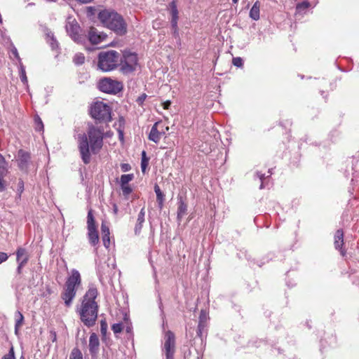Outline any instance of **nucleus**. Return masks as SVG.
<instances>
[{"label":"nucleus","instance_id":"obj_17","mask_svg":"<svg viewBox=\"0 0 359 359\" xmlns=\"http://www.w3.org/2000/svg\"><path fill=\"white\" fill-rule=\"evenodd\" d=\"M158 125L159 122H156L151 127L149 134V140L155 143H158L160 141L162 135V133L158 130Z\"/></svg>","mask_w":359,"mask_h":359},{"label":"nucleus","instance_id":"obj_28","mask_svg":"<svg viewBox=\"0 0 359 359\" xmlns=\"http://www.w3.org/2000/svg\"><path fill=\"white\" fill-rule=\"evenodd\" d=\"M15 321L17 326H22L24 323V316L20 311L15 313Z\"/></svg>","mask_w":359,"mask_h":359},{"label":"nucleus","instance_id":"obj_31","mask_svg":"<svg viewBox=\"0 0 359 359\" xmlns=\"http://www.w3.org/2000/svg\"><path fill=\"white\" fill-rule=\"evenodd\" d=\"M69 359H83L81 351L77 348H73L71 352Z\"/></svg>","mask_w":359,"mask_h":359},{"label":"nucleus","instance_id":"obj_3","mask_svg":"<svg viewBox=\"0 0 359 359\" xmlns=\"http://www.w3.org/2000/svg\"><path fill=\"white\" fill-rule=\"evenodd\" d=\"M98 19L104 27L123 36L127 32V24L123 18L113 9H103L98 13Z\"/></svg>","mask_w":359,"mask_h":359},{"label":"nucleus","instance_id":"obj_4","mask_svg":"<svg viewBox=\"0 0 359 359\" xmlns=\"http://www.w3.org/2000/svg\"><path fill=\"white\" fill-rule=\"evenodd\" d=\"M121 55L116 50H104L97 55V67L104 72L116 69L119 66Z\"/></svg>","mask_w":359,"mask_h":359},{"label":"nucleus","instance_id":"obj_62","mask_svg":"<svg viewBox=\"0 0 359 359\" xmlns=\"http://www.w3.org/2000/svg\"><path fill=\"white\" fill-rule=\"evenodd\" d=\"M20 359H25V356L23 355V354L20 356Z\"/></svg>","mask_w":359,"mask_h":359},{"label":"nucleus","instance_id":"obj_33","mask_svg":"<svg viewBox=\"0 0 359 359\" xmlns=\"http://www.w3.org/2000/svg\"><path fill=\"white\" fill-rule=\"evenodd\" d=\"M20 77L21 81L24 84H27V78L26 76L25 69L22 63H20Z\"/></svg>","mask_w":359,"mask_h":359},{"label":"nucleus","instance_id":"obj_18","mask_svg":"<svg viewBox=\"0 0 359 359\" xmlns=\"http://www.w3.org/2000/svg\"><path fill=\"white\" fill-rule=\"evenodd\" d=\"M101 231L103 245L106 248H109L110 245V231L109 227L104 222L101 224Z\"/></svg>","mask_w":359,"mask_h":359},{"label":"nucleus","instance_id":"obj_25","mask_svg":"<svg viewBox=\"0 0 359 359\" xmlns=\"http://www.w3.org/2000/svg\"><path fill=\"white\" fill-rule=\"evenodd\" d=\"M24 258H25L26 263H27L29 258V254L26 249L20 247L16 250V261L17 262H20Z\"/></svg>","mask_w":359,"mask_h":359},{"label":"nucleus","instance_id":"obj_12","mask_svg":"<svg viewBox=\"0 0 359 359\" xmlns=\"http://www.w3.org/2000/svg\"><path fill=\"white\" fill-rule=\"evenodd\" d=\"M107 38V34L99 32L95 27H90L88 32V39L93 44H98L104 41Z\"/></svg>","mask_w":359,"mask_h":359},{"label":"nucleus","instance_id":"obj_37","mask_svg":"<svg viewBox=\"0 0 359 359\" xmlns=\"http://www.w3.org/2000/svg\"><path fill=\"white\" fill-rule=\"evenodd\" d=\"M108 325L105 320H102L100 322V332L102 336L107 334Z\"/></svg>","mask_w":359,"mask_h":359},{"label":"nucleus","instance_id":"obj_41","mask_svg":"<svg viewBox=\"0 0 359 359\" xmlns=\"http://www.w3.org/2000/svg\"><path fill=\"white\" fill-rule=\"evenodd\" d=\"M6 176H0V192H3L6 189V181L4 180Z\"/></svg>","mask_w":359,"mask_h":359},{"label":"nucleus","instance_id":"obj_54","mask_svg":"<svg viewBox=\"0 0 359 359\" xmlns=\"http://www.w3.org/2000/svg\"><path fill=\"white\" fill-rule=\"evenodd\" d=\"M50 339L52 340V341H55L56 339H57V334H56V332L53 330H51L50 332Z\"/></svg>","mask_w":359,"mask_h":359},{"label":"nucleus","instance_id":"obj_48","mask_svg":"<svg viewBox=\"0 0 359 359\" xmlns=\"http://www.w3.org/2000/svg\"><path fill=\"white\" fill-rule=\"evenodd\" d=\"M146 97L147 95L145 93H143L141 95H140L137 99V102L138 103V104L142 105L144 102Z\"/></svg>","mask_w":359,"mask_h":359},{"label":"nucleus","instance_id":"obj_32","mask_svg":"<svg viewBox=\"0 0 359 359\" xmlns=\"http://www.w3.org/2000/svg\"><path fill=\"white\" fill-rule=\"evenodd\" d=\"M73 61L76 65H82L85 62V57L83 53H76L73 58Z\"/></svg>","mask_w":359,"mask_h":359},{"label":"nucleus","instance_id":"obj_29","mask_svg":"<svg viewBox=\"0 0 359 359\" xmlns=\"http://www.w3.org/2000/svg\"><path fill=\"white\" fill-rule=\"evenodd\" d=\"M310 6V4L307 1H304L302 3H299L296 6V11L297 13H302L306 11Z\"/></svg>","mask_w":359,"mask_h":359},{"label":"nucleus","instance_id":"obj_6","mask_svg":"<svg viewBox=\"0 0 359 359\" xmlns=\"http://www.w3.org/2000/svg\"><path fill=\"white\" fill-rule=\"evenodd\" d=\"M138 65V57L135 53L124 51L121 56L119 62L120 71L123 74H130L136 70Z\"/></svg>","mask_w":359,"mask_h":359},{"label":"nucleus","instance_id":"obj_59","mask_svg":"<svg viewBox=\"0 0 359 359\" xmlns=\"http://www.w3.org/2000/svg\"><path fill=\"white\" fill-rule=\"evenodd\" d=\"M113 208H114L113 210H114V214H116L117 212H118V207H117V205L116 204H114Z\"/></svg>","mask_w":359,"mask_h":359},{"label":"nucleus","instance_id":"obj_30","mask_svg":"<svg viewBox=\"0 0 359 359\" xmlns=\"http://www.w3.org/2000/svg\"><path fill=\"white\" fill-rule=\"evenodd\" d=\"M133 174L122 175L121 177V186L128 185V182L133 180Z\"/></svg>","mask_w":359,"mask_h":359},{"label":"nucleus","instance_id":"obj_45","mask_svg":"<svg viewBox=\"0 0 359 359\" xmlns=\"http://www.w3.org/2000/svg\"><path fill=\"white\" fill-rule=\"evenodd\" d=\"M23 191H24V182L22 180H20L18 183V189H17V191L19 194V196H21V194L23 192Z\"/></svg>","mask_w":359,"mask_h":359},{"label":"nucleus","instance_id":"obj_8","mask_svg":"<svg viewBox=\"0 0 359 359\" xmlns=\"http://www.w3.org/2000/svg\"><path fill=\"white\" fill-rule=\"evenodd\" d=\"M98 87L102 92L116 94L123 89V84L110 78H104L100 81Z\"/></svg>","mask_w":359,"mask_h":359},{"label":"nucleus","instance_id":"obj_19","mask_svg":"<svg viewBox=\"0 0 359 359\" xmlns=\"http://www.w3.org/2000/svg\"><path fill=\"white\" fill-rule=\"evenodd\" d=\"M145 211L142 208L138 214L137 222L134 229L135 234L139 235L142 231L143 223L144 222Z\"/></svg>","mask_w":359,"mask_h":359},{"label":"nucleus","instance_id":"obj_44","mask_svg":"<svg viewBox=\"0 0 359 359\" xmlns=\"http://www.w3.org/2000/svg\"><path fill=\"white\" fill-rule=\"evenodd\" d=\"M3 359H15L14 349L13 346L11 347L8 353L5 355Z\"/></svg>","mask_w":359,"mask_h":359},{"label":"nucleus","instance_id":"obj_40","mask_svg":"<svg viewBox=\"0 0 359 359\" xmlns=\"http://www.w3.org/2000/svg\"><path fill=\"white\" fill-rule=\"evenodd\" d=\"M18 265L16 271L17 273L20 275L22 273V268L27 264L25 258H24L23 260L20 261V262H18Z\"/></svg>","mask_w":359,"mask_h":359},{"label":"nucleus","instance_id":"obj_47","mask_svg":"<svg viewBox=\"0 0 359 359\" xmlns=\"http://www.w3.org/2000/svg\"><path fill=\"white\" fill-rule=\"evenodd\" d=\"M257 176L259 178V180H261V184H260V187H259V189H262L264 188V180L265 178V176H264V174H262L259 172H257L256 173Z\"/></svg>","mask_w":359,"mask_h":359},{"label":"nucleus","instance_id":"obj_63","mask_svg":"<svg viewBox=\"0 0 359 359\" xmlns=\"http://www.w3.org/2000/svg\"><path fill=\"white\" fill-rule=\"evenodd\" d=\"M177 0H172L171 2H175L177 4Z\"/></svg>","mask_w":359,"mask_h":359},{"label":"nucleus","instance_id":"obj_39","mask_svg":"<svg viewBox=\"0 0 359 359\" xmlns=\"http://www.w3.org/2000/svg\"><path fill=\"white\" fill-rule=\"evenodd\" d=\"M121 187L123 195L124 196L127 197L132 192V189L129 185H125V186L123 185Z\"/></svg>","mask_w":359,"mask_h":359},{"label":"nucleus","instance_id":"obj_15","mask_svg":"<svg viewBox=\"0 0 359 359\" xmlns=\"http://www.w3.org/2000/svg\"><path fill=\"white\" fill-rule=\"evenodd\" d=\"M344 232L342 229H338L334 234V247L339 250L342 256L345 255L346 251L343 249Z\"/></svg>","mask_w":359,"mask_h":359},{"label":"nucleus","instance_id":"obj_60","mask_svg":"<svg viewBox=\"0 0 359 359\" xmlns=\"http://www.w3.org/2000/svg\"><path fill=\"white\" fill-rule=\"evenodd\" d=\"M130 331H131V327H130V326H128V327H126V332H130Z\"/></svg>","mask_w":359,"mask_h":359},{"label":"nucleus","instance_id":"obj_21","mask_svg":"<svg viewBox=\"0 0 359 359\" xmlns=\"http://www.w3.org/2000/svg\"><path fill=\"white\" fill-rule=\"evenodd\" d=\"M88 238L91 245L95 246L99 243V235L97 229L88 230Z\"/></svg>","mask_w":359,"mask_h":359},{"label":"nucleus","instance_id":"obj_22","mask_svg":"<svg viewBox=\"0 0 359 359\" xmlns=\"http://www.w3.org/2000/svg\"><path fill=\"white\" fill-rule=\"evenodd\" d=\"M259 13H260V3L257 1L253 4L252 7L250 11V18L253 20H258L259 19Z\"/></svg>","mask_w":359,"mask_h":359},{"label":"nucleus","instance_id":"obj_24","mask_svg":"<svg viewBox=\"0 0 359 359\" xmlns=\"http://www.w3.org/2000/svg\"><path fill=\"white\" fill-rule=\"evenodd\" d=\"M154 191L156 194V201L158 203V206L160 209H162L163 207L165 196L157 184L154 185Z\"/></svg>","mask_w":359,"mask_h":359},{"label":"nucleus","instance_id":"obj_58","mask_svg":"<svg viewBox=\"0 0 359 359\" xmlns=\"http://www.w3.org/2000/svg\"><path fill=\"white\" fill-rule=\"evenodd\" d=\"M142 159H148L147 158L146 151H142Z\"/></svg>","mask_w":359,"mask_h":359},{"label":"nucleus","instance_id":"obj_13","mask_svg":"<svg viewBox=\"0 0 359 359\" xmlns=\"http://www.w3.org/2000/svg\"><path fill=\"white\" fill-rule=\"evenodd\" d=\"M76 290L72 289L64 286L62 292L61 293V298L64 301L67 307H70L72 302L76 297Z\"/></svg>","mask_w":359,"mask_h":359},{"label":"nucleus","instance_id":"obj_51","mask_svg":"<svg viewBox=\"0 0 359 359\" xmlns=\"http://www.w3.org/2000/svg\"><path fill=\"white\" fill-rule=\"evenodd\" d=\"M11 52L13 55L15 56V58H17L19 61L21 60L20 55L18 54V50L15 46H13L11 48Z\"/></svg>","mask_w":359,"mask_h":359},{"label":"nucleus","instance_id":"obj_53","mask_svg":"<svg viewBox=\"0 0 359 359\" xmlns=\"http://www.w3.org/2000/svg\"><path fill=\"white\" fill-rule=\"evenodd\" d=\"M172 33L175 38L179 37V32H178V27H177V23H176V27H172Z\"/></svg>","mask_w":359,"mask_h":359},{"label":"nucleus","instance_id":"obj_61","mask_svg":"<svg viewBox=\"0 0 359 359\" xmlns=\"http://www.w3.org/2000/svg\"><path fill=\"white\" fill-rule=\"evenodd\" d=\"M238 0H232L233 3L236 4Z\"/></svg>","mask_w":359,"mask_h":359},{"label":"nucleus","instance_id":"obj_56","mask_svg":"<svg viewBox=\"0 0 359 359\" xmlns=\"http://www.w3.org/2000/svg\"><path fill=\"white\" fill-rule=\"evenodd\" d=\"M22 326H17L15 325V334L19 335L20 329Z\"/></svg>","mask_w":359,"mask_h":359},{"label":"nucleus","instance_id":"obj_52","mask_svg":"<svg viewBox=\"0 0 359 359\" xmlns=\"http://www.w3.org/2000/svg\"><path fill=\"white\" fill-rule=\"evenodd\" d=\"M117 131L118 133V138H119L120 141L123 142V140H124L123 130L121 129V128H118L117 129Z\"/></svg>","mask_w":359,"mask_h":359},{"label":"nucleus","instance_id":"obj_27","mask_svg":"<svg viewBox=\"0 0 359 359\" xmlns=\"http://www.w3.org/2000/svg\"><path fill=\"white\" fill-rule=\"evenodd\" d=\"M8 172V163L4 156L0 154V176H6Z\"/></svg>","mask_w":359,"mask_h":359},{"label":"nucleus","instance_id":"obj_55","mask_svg":"<svg viewBox=\"0 0 359 359\" xmlns=\"http://www.w3.org/2000/svg\"><path fill=\"white\" fill-rule=\"evenodd\" d=\"M170 104H171V102L169 100H167L163 103V107L165 109H168L169 108V107L170 106Z\"/></svg>","mask_w":359,"mask_h":359},{"label":"nucleus","instance_id":"obj_49","mask_svg":"<svg viewBox=\"0 0 359 359\" xmlns=\"http://www.w3.org/2000/svg\"><path fill=\"white\" fill-rule=\"evenodd\" d=\"M8 258V256L6 253L0 252V264L4 262H6Z\"/></svg>","mask_w":359,"mask_h":359},{"label":"nucleus","instance_id":"obj_1","mask_svg":"<svg viewBox=\"0 0 359 359\" xmlns=\"http://www.w3.org/2000/svg\"><path fill=\"white\" fill-rule=\"evenodd\" d=\"M104 128L89 125L87 134L78 135V147L81 158L85 164L90 161V151L97 154L103 146Z\"/></svg>","mask_w":359,"mask_h":359},{"label":"nucleus","instance_id":"obj_10","mask_svg":"<svg viewBox=\"0 0 359 359\" xmlns=\"http://www.w3.org/2000/svg\"><path fill=\"white\" fill-rule=\"evenodd\" d=\"M17 161L19 168L22 171L27 172L31 162L30 153L23 149H20L18 151Z\"/></svg>","mask_w":359,"mask_h":359},{"label":"nucleus","instance_id":"obj_14","mask_svg":"<svg viewBox=\"0 0 359 359\" xmlns=\"http://www.w3.org/2000/svg\"><path fill=\"white\" fill-rule=\"evenodd\" d=\"M187 204L185 202L184 198L181 196L177 197V218L179 222L182 221V219L187 214Z\"/></svg>","mask_w":359,"mask_h":359},{"label":"nucleus","instance_id":"obj_16","mask_svg":"<svg viewBox=\"0 0 359 359\" xmlns=\"http://www.w3.org/2000/svg\"><path fill=\"white\" fill-rule=\"evenodd\" d=\"M100 341L95 333H92L89 338V351L91 355H96L98 353Z\"/></svg>","mask_w":359,"mask_h":359},{"label":"nucleus","instance_id":"obj_35","mask_svg":"<svg viewBox=\"0 0 359 359\" xmlns=\"http://www.w3.org/2000/svg\"><path fill=\"white\" fill-rule=\"evenodd\" d=\"M123 323H115V324L112 325V326H111V330H113L114 334H118V333L121 332L123 330Z\"/></svg>","mask_w":359,"mask_h":359},{"label":"nucleus","instance_id":"obj_2","mask_svg":"<svg viewBox=\"0 0 359 359\" xmlns=\"http://www.w3.org/2000/svg\"><path fill=\"white\" fill-rule=\"evenodd\" d=\"M98 295L96 287L91 284L83 297L81 308L79 311L80 319L87 327L95 324L98 313V304L95 301Z\"/></svg>","mask_w":359,"mask_h":359},{"label":"nucleus","instance_id":"obj_7","mask_svg":"<svg viewBox=\"0 0 359 359\" xmlns=\"http://www.w3.org/2000/svg\"><path fill=\"white\" fill-rule=\"evenodd\" d=\"M65 28L69 36L77 43H81L85 40V36L81 34V27L74 18H67Z\"/></svg>","mask_w":359,"mask_h":359},{"label":"nucleus","instance_id":"obj_34","mask_svg":"<svg viewBox=\"0 0 359 359\" xmlns=\"http://www.w3.org/2000/svg\"><path fill=\"white\" fill-rule=\"evenodd\" d=\"M207 324L198 323L197 327V336L203 338V334L206 332Z\"/></svg>","mask_w":359,"mask_h":359},{"label":"nucleus","instance_id":"obj_57","mask_svg":"<svg viewBox=\"0 0 359 359\" xmlns=\"http://www.w3.org/2000/svg\"><path fill=\"white\" fill-rule=\"evenodd\" d=\"M51 35H54L53 32H48L46 33V39H47V41L48 40H51Z\"/></svg>","mask_w":359,"mask_h":359},{"label":"nucleus","instance_id":"obj_26","mask_svg":"<svg viewBox=\"0 0 359 359\" xmlns=\"http://www.w3.org/2000/svg\"><path fill=\"white\" fill-rule=\"evenodd\" d=\"M95 229H97L95 220L93 214V210L90 209L87 215V229L88 230Z\"/></svg>","mask_w":359,"mask_h":359},{"label":"nucleus","instance_id":"obj_11","mask_svg":"<svg viewBox=\"0 0 359 359\" xmlns=\"http://www.w3.org/2000/svg\"><path fill=\"white\" fill-rule=\"evenodd\" d=\"M81 283L80 273L76 269H72L71 275L67 278L65 286L76 290Z\"/></svg>","mask_w":359,"mask_h":359},{"label":"nucleus","instance_id":"obj_20","mask_svg":"<svg viewBox=\"0 0 359 359\" xmlns=\"http://www.w3.org/2000/svg\"><path fill=\"white\" fill-rule=\"evenodd\" d=\"M169 9L170 11V14L172 16L171 18V26L176 27V23L178 22L179 16H178V10L177 7V4L175 2H170L169 4Z\"/></svg>","mask_w":359,"mask_h":359},{"label":"nucleus","instance_id":"obj_43","mask_svg":"<svg viewBox=\"0 0 359 359\" xmlns=\"http://www.w3.org/2000/svg\"><path fill=\"white\" fill-rule=\"evenodd\" d=\"M48 42L50 43L52 49H55L58 47V43L54 35H51V40H48Z\"/></svg>","mask_w":359,"mask_h":359},{"label":"nucleus","instance_id":"obj_50","mask_svg":"<svg viewBox=\"0 0 359 359\" xmlns=\"http://www.w3.org/2000/svg\"><path fill=\"white\" fill-rule=\"evenodd\" d=\"M121 168L123 172H127L130 170L131 167L128 163H121Z\"/></svg>","mask_w":359,"mask_h":359},{"label":"nucleus","instance_id":"obj_46","mask_svg":"<svg viewBox=\"0 0 359 359\" xmlns=\"http://www.w3.org/2000/svg\"><path fill=\"white\" fill-rule=\"evenodd\" d=\"M149 164V159H142L141 160V169L142 172H145L146 168Z\"/></svg>","mask_w":359,"mask_h":359},{"label":"nucleus","instance_id":"obj_23","mask_svg":"<svg viewBox=\"0 0 359 359\" xmlns=\"http://www.w3.org/2000/svg\"><path fill=\"white\" fill-rule=\"evenodd\" d=\"M109 264H107L105 263L99 264L97 265V275H98L99 279L101 282H102L104 277L107 276V274L109 272Z\"/></svg>","mask_w":359,"mask_h":359},{"label":"nucleus","instance_id":"obj_5","mask_svg":"<svg viewBox=\"0 0 359 359\" xmlns=\"http://www.w3.org/2000/svg\"><path fill=\"white\" fill-rule=\"evenodd\" d=\"M111 107L103 102H96L90 107L91 116L99 121H111Z\"/></svg>","mask_w":359,"mask_h":359},{"label":"nucleus","instance_id":"obj_42","mask_svg":"<svg viewBox=\"0 0 359 359\" xmlns=\"http://www.w3.org/2000/svg\"><path fill=\"white\" fill-rule=\"evenodd\" d=\"M207 319L206 313L204 311H201L198 323L207 324Z\"/></svg>","mask_w":359,"mask_h":359},{"label":"nucleus","instance_id":"obj_38","mask_svg":"<svg viewBox=\"0 0 359 359\" xmlns=\"http://www.w3.org/2000/svg\"><path fill=\"white\" fill-rule=\"evenodd\" d=\"M232 63L237 67H241L243 65V59L240 57H233L232 60Z\"/></svg>","mask_w":359,"mask_h":359},{"label":"nucleus","instance_id":"obj_9","mask_svg":"<svg viewBox=\"0 0 359 359\" xmlns=\"http://www.w3.org/2000/svg\"><path fill=\"white\" fill-rule=\"evenodd\" d=\"M163 351L165 353V359H173L175 351V337L170 330L165 333Z\"/></svg>","mask_w":359,"mask_h":359},{"label":"nucleus","instance_id":"obj_36","mask_svg":"<svg viewBox=\"0 0 359 359\" xmlns=\"http://www.w3.org/2000/svg\"><path fill=\"white\" fill-rule=\"evenodd\" d=\"M34 121H35V124H36V127H35L36 130H38V131L43 130V124L41 119L37 116L35 118Z\"/></svg>","mask_w":359,"mask_h":359}]
</instances>
